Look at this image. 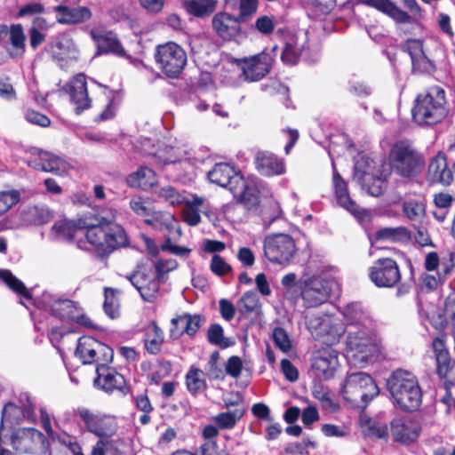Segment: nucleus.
Returning a JSON list of instances; mask_svg holds the SVG:
<instances>
[{
    "label": "nucleus",
    "instance_id": "nucleus-1",
    "mask_svg": "<svg viewBox=\"0 0 455 455\" xmlns=\"http://www.w3.org/2000/svg\"><path fill=\"white\" fill-rule=\"evenodd\" d=\"M81 227L85 230V240L78 239L77 247L90 251L93 250L100 256H108L115 250L126 246L128 238L122 226H104L89 220H81Z\"/></svg>",
    "mask_w": 455,
    "mask_h": 455
},
{
    "label": "nucleus",
    "instance_id": "nucleus-2",
    "mask_svg": "<svg viewBox=\"0 0 455 455\" xmlns=\"http://www.w3.org/2000/svg\"><path fill=\"white\" fill-rule=\"evenodd\" d=\"M212 183L228 188L234 197L246 207L258 204V190L252 180H246L228 164L219 163L208 172Z\"/></svg>",
    "mask_w": 455,
    "mask_h": 455
},
{
    "label": "nucleus",
    "instance_id": "nucleus-3",
    "mask_svg": "<svg viewBox=\"0 0 455 455\" xmlns=\"http://www.w3.org/2000/svg\"><path fill=\"white\" fill-rule=\"evenodd\" d=\"M380 348L376 327L347 331L345 355L349 364L363 367L379 355Z\"/></svg>",
    "mask_w": 455,
    "mask_h": 455
},
{
    "label": "nucleus",
    "instance_id": "nucleus-4",
    "mask_svg": "<svg viewBox=\"0 0 455 455\" xmlns=\"http://www.w3.org/2000/svg\"><path fill=\"white\" fill-rule=\"evenodd\" d=\"M387 387L396 406L404 411H414L422 402V390L416 375L398 369L387 380Z\"/></svg>",
    "mask_w": 455,
    "mask_h": 455
},
{
    "label": "nucleus",
    "instance_id": "nucleus-5",
    "mask_svg": "<svg viewBox=\"0 0 455 455\" xmlns=\"http://www.w3.org/2000/svg\"><path fill=\"white\" fill-rule=\"evenodd\" d=\"M413 120L419 124H435L447 115L445 92L435 86L419 94L411 110Z\"/></svg>",
    "mask_w": 455,
    "mask_h": 455
},
{
    "label": "nucleus",
    "instance_id": "nucleus-6",
    "mask_svg": "<svg viewBox=\"0 0 455 455\" xmlns=\"http://www.w3.org/2000/svg\"><path fill=\"white\" fill-rule=\"evenodd\" d=\"M343 398L355 407H365L379 389L372 378L363 371L348 372L341 385Z\"/></svg>",
    "mask_w": 455,
    "mask_h": 455
},
{
    "label": "nucleus",
    "instance_id": "nucleus-7",
    "mask_svg": "<svg viewBox=\"0 0 455 455\" xmlns=\"http://www.w3.org/2000/svg\"><path fill=\"white\" fill-rule=\"evenodd\" d=\"M298 287L305 306L313 307L326 302L338 287V283L330 272H321L300 278Z\"/></svg>",
    "mask_w": 455,
    "mask_h": 455
},
{
    "label": "nucleus",
    "instance_id": "nucleus-8",
    "mask_svg": "<svg viewBox=\"0 0 455 455\" xmlns=\"http://www.w3.org/2000/svg\"><path fill=\"white\" fill-rule=\"evenodd\" d=\"M392 169L403 177H413L423 168L424 161L421 156L408 141L396 142L389 155Z\"/></svg>",
    "mask_w": 455,
    "mask_h": 455
},
{
    "label": "nucleus",
    "instance_id": "nucleus-9",
    "mask_svg": "<svg viewBox=\"0 0 455 455\" xmlns=\"http://www.w3.org/2000/svg\"><path fill=\"white\" fill-rule=\"evenodd\" d=\"M307 326L315 339L326 343H335L345 333L346 329L340 319L329 314H315L307 318Z\"/></svg>",
    "mask_w": 455,
    "mask_h": 455
},
{
    "label": "nucleus",
    "instance_id": "nucleus-10",
    "mask_svg": "<svg viewBox=\"0 0 455 455\" xmlns=\"http://www.w3.org/2000/svg\"><path fill=\"white\" fill-rule=\"evenodd\" d=\"M155 59L159 68L172 78L179 76L187 63L186 52L173 42L158 45Z\"/></svg>",
    "mask_w": 455,
    "mask_h": 455
},
{
    "label": "nucleus",
    "instance_id": "nucleus-11",
    "mask_svg": "<svg viewBox=\"0 0 455 455\" xmlns=\"http://www.w3.org/2000/svg\"><path fill=\"white\" fill-rule=\"evenodd\" d=\"M75 355L84 364L96 363L109 365L112 363L114 352L108 345L91 336H83L77 341Z\"/></svg>",
    "mask_w": 455,
    "mask_h": 455
},
{
    "label": "nucleus",
    "instance_id": "nucleus-12",
    "mask_svg": "<svg viewBox=\"0 0 455 455\" xmlns=\"http://www.w3.org/2000/svg\"><path fill=\"white\" fill-rule=\"evenodd\" d=\"M264 254L271 262L286 266L297 253L295 241L286 234L268 235L264 240Z\"/></svg>",
    "mask_w": 455,
    "mask_h": 455
},
{
    "label": "nucleus",
    "instance_id": "nucleus-13",
    "mask_svg": "<svg viewBox=\"0 0 455 455\" xmlns=\"http://www.w3.org/2000/svg\"><path fill=\"white\" fill-rule=\"evenodd\" d=\"M76 415L89 433L100 439L111 438L118 430L117 420L111 415L93 412L84 407L77 408Z\"/></svg>",
    "mask_w": 455,
    "mask_h": 455
},
{
    "label": "nucleus",
    "instance_id": "nucleus-14",
    "mask_svg": "<svg viewBox=\"0 0 455 455\" xmlns=\"http://www.w3.org/2000/svg\"><path fill=\"white\" fill-rule=\"evenodd\" d=\"M277 51V47L274 46L271 52L263 51L262 52L237 60V65L242 71V76L247 82H256L262 79L269 72L274 60L272 54Z\"/></svg>",
    "mask_w": 455,
    "mask_h": 455
},
{
    "label": "nucleus",
    "instance_id": "nucleus-15",
    "mask_svg": "<svg viewBox=\"0 0 455 455\" xmlns=\"http://www.w3.org/2000/svg\"><path fill=\"white\" fill-rule=\"evenodd\" d=\"M374 162L366 156H362L355 164L354 177L362 184L363 189L372 196H380L386 189V182L377 177L373 171Z\"/></svg>",
    "mask_w": 455,
    "mask_h": 455
},
{
    "label": "nucleus",
    "instance_id": "nucleus-16",
    "mask_svg": "<svg viewBox=\"0 0 455 455\" xmlns=\"http://www.w3.org/2000/svg\"><path fill=\"white\" fill-rule=\"evenodd\" d=\"M371 281L378 287H394L401 279L397 263L390 258H381L369 268Z\"/></svg>",
    "mask_w": 455,
    "mask_h": 455
},
{
    "label": "nucleus",
    "instance_id": "nucleus-17",
    "mask_svg": "<svg viewBox=\"0 0 455 455\" xmlns=\"http://www.w3.org/2000/svg\"><path fill=\"white\" fill-rule=\"evenodd\" d=\"M130 207L140 216H151L145 220L148 225L161 231H171L175 228L176 220L169 212H153L148 203L140 196L132 197L130 201Z\"/></svg>",
    "mask_w": 455,
    "mask_h": 455
},
{
    "label": "nucleus",
    "instance_id": "nucleus-18",
    "mask_svg": "<svg viewBox=\"0 0 455 455\" xmlns=\"http://www.w3.org/2000/svg\"><path fill=\"white\" fill-rule=\"evenodd\" d=\"M333 148H330L329 156L331 158L332 188L337 203L340 207L344 208L351 214L361 218L364 213V210L358 206L357 204L350 197L347 189V184L336 169V165L333 160Z\"/></svg>",
    "mask_w": 455,
    "mask_h": 455
},
{
    "label": "nucleus",
    "instance_id": "nucleus-19",
    "mask_svg": "<svg viewBox=\"0 0 455 455\" xmlns=\"http://www.w3.org/2000/svg\"><path fill=\"white\" fill-rule=\"evenodd\" d=\"M338 367V353L331 347L316 351L311 360L312 374L320 380L333 378Z\"/></svg>",
    "mask_w": 455,
    "mask_h": 455
},
{
    "label": "nucleus",
    "instance_id": "nucleus-20",
    "mask_svg": "<svg viewBox=\"0 0 455 455\" xmlns=\"http://www.w3.org/2000/svg\"><path fill=\"white\" fill-rule=\"evenodd\" d=\"M49 52L61 68L76 61L79 53L76 43L68 34L56 36L49 46Z\"/></svg>",
    "mask_w": 455,
    "mask_h": 455
},
{
    "label": "nucleus",
    "instance_id": "nucleus-21",
    "mask_svg": "<svg viewBox=\"0 0 455 455\" xmlns=\"http://www.w3.org/2000/svg\"><path fill=\"white\" fill-rule=\"evenodd\" d=\"M36 306L45 311H49L52 315L61 319L71 321L76 317L77 307L70 299H61L50 292H44L40 299L36 302Z\"/></svg>",
    "mask_w": 455,
    "mask_h": 455
},
{
    "label": "nucleus",
    "instance_id": "nucleus-22",
    "mask_svg": "<svg viewBox=\"0 0 455 455\" xmlns=\"http://www.w3.org/2000/svg\"><path fill=\"white\" fill-rule=\"evenodd\" d=\"M31 155L28 164L35 170L63 175L68 169V164L64 159L51 152L34 148Z\"/></svg>",
    "mask_w": 455,
    "mask_h": 455
},
{
    "label": "nucleus",
    "instance_id": "nucleus-23",
    "mask_svg": "<svg viewBox=\"0 0 455 455\" xmlns=\"http://www.w3.org/2000/svg\"><path fill=\"white\" fill-rule=\"evenodd\" d=\"M205 321V317L200 314L183 313L177 315L171 320L170 337L173 339L184 334L194 337Z\"/></svg>",
    "mask_w": 455,
    "mask_h": 455
},
{
    "label": "nucleus",
    "instance_id": "nucleus-24",
    "mask_svg": "<svg viewBox=\"0 0 455 455\" xmlns=\"http://www.w3.org/2000/svg\"><path fill=\"white\" fill-rule=\"evenodd\" d=\"M90 36L97 47L98 54L112 53L120 57L125 55V51L116 35L105 27L92 28Z\"/></svg>",
    "mask_w": 455,
    "mask_h": 455
},
{
    "label": "nucleus",
    "instance_id": "nucleus-25",
    "mask_svg": "<svg viewBox=\"0 0 455 455\" xmlns=\"http://www.w3.org/2000/svg\"><path fill=\"white\" fill-rule=\"evenodd\" d=\"M130 282L145 301L153 302L157 298L160 283L163 280L158 278L152 270H148L136 272L130 277Z\"/></svg>",
    "mask_w": 455,
    "mask_h": 455
},
{
    "label": "nucleus",
    "instance_id": "nucleus-26",
    "mask_svg": "<svg viewBox=\"0 0 455 455\" xmlns=\"http://www.w3.org/2000/svg\"><path fill=\"white\" fill-rule=\"evenodd\" d=\"M45 437L35 428H22L16 431L11 438L12 447L20 452H35L40 449Z\"/></svg>",
    "mask_w": 455,
    "mask_h": 455
},
{
    "label": "nucleus",
    "instance_id": "nucleus-27",
    "mask_svg": "<svg viewBox=\"0 0 455 455\" xmlns=\"http://www.w3.org/2000/svg\"><path fill=\"white\" fill-rule=\"evenodd\" d=\"M391 433L395 442L408 444L418 439L420 425L411 417L396 418L391 422Z\"/></svg>",
    "mask_w": 455,
    "mask_h": 455
},
{
    "label": "nucleus",
    "instance_id": "nucleus-28",
    "mask_svg": "<svg viewBox=\"0 0 455 455\" xmlns=\"http://www.w3.org/2000/svg\"><path fill=\"white\" fill-rule=\"evenodd\" d=\"M403 50L410 55L414 71L419 73H431L434 71L435 66L426 52L422 40H407L403 45Z\"/></svg>",
    "mask_w": 455,
    "mask_h": 455
},
{
    "label": "nucleus",
    "instance_id": "nucleus-29",
    "mask_svg": "<svg viewBox=\"0 0 455 455\" xmlns=\"http://www.w3.org/2000/svg\"><path fill=\"white\" fill-rule=\"evenodd\" d=\"M240 22L237 17H234L227 12L216 13L212 20V28L219 36L223 40L235 39L241 31Z\"/></svg>",
    "mask_w": 455,
    "mask_h": 455
},
{
    "label": "nucleus",
    "instance_id": "nucleus-30",
    "mask_svg": "<svg viewBox=\"0 0 455 455\" xmlns=\"http://www.w3.org/2000/svg\"><path fill=\"white\" fill-rule=\"evenodd\" d=\"M437 373L441 378L455 383V361H451L443 339L436 338L433 341Z\"/></svg>",
    "mask_w": 455,
    "mask_h": 455
},
{
    "label": "nucleus",
    "instance_id": "nucleus-31",
    "mask_svg": "<svg viewBox=\"0 0 455 455\" xmlns=\"http://www.w3.org/2000/svg\"><path fill=\"white\" fill-rule=\"evenodd\" d=\"M66 91L69 93L72 102L76 107V111L80 112L91 107V100L88 97L86 79L84 74L76 75L66 85Z\"/></svg>",
    "mask_w": 455,
    "mask_h": 455
},
{
    "label": "nucleus",
    "instance_id": "nucleus-32",
    "mask_svg": "<svg viewBox=\"0 0 455 455\" xmlns=\"http://www.w3.org/2000/svg\"><path fill=\"white\" fill-rule=\"evenodd\" d=\"M343 315L348 325V330L376 327L372 318L359 303L347 305L344 308Z\"/></svg>",
    "mask_w": 455,
    "mask_h": 455
},
{
    "label": "nucleus",
    "instance_id": "nucleus-33",
    "mask_svg": "<svg viewBox=\"0 0 455 455\" xmlns=\"http://www.w3.org/2000/svg\"><path fill=\"white\" fill-rule=\"evenodd\" d=\"M209 215V204L204 197L193 196L183 204V220L189 226H196L201 221L200 214Z\"/></svg>",
    "mask_w": 455,
    "mask_h": 455
},
{
    "label": "nucleus",
    "instance_id": "nucleus-34",
    "mask_svg": "<svg viewBox=\"0 0 455 455\" xmlns=\"http://www.w3.org/2000/svg\"><path fill=\"white\" fill-rule=\"evenodd\" d=\"M96 373L94 384L106 392L121 389L125 383L123 375L109 368L108 365L96 366Z\"/></svg>",
    "mask_w": 455,
    "mask_h": 455
},
{
    "label": "nucleus",
    "instance_id": "nucleus-35",
    "mask_svg": "<svg viewBox=\"0 0 455 455\" xmlns=\"http://www.w3.org/2000/svg\"><path fill=\"white\" fill-rule=\"evenodd\" d=\"M56 19L60 24H79L92 18V12L86 6L58 5L55 7Z\"/></svg>",
    "mask_w": 455,
    "mask_h": 455
},
{
    "label": "nucleus",
    "instance_id": "nucleus-36",
    "mask_svg": "<svg viewBox=\"0 0 455 455\" xmlns=\"http://www.w3.org/2000/svg\"><path fill=\"white\" fill-rule=\"evenodd\" d=\"M255 165L258 172L267 177L281 175L285 172L283 161L268 152H259L255 157Z\"/></svg>",
    "mask_w": 455,
    "mask_h": 455
},
{
    "label": "nucleus",
    "instance_id": "nucleus-37",
    "mask_svg": "<svg viewBox=\"0 0 455 455\" xmlns=\"http://www.w3.org/2000/svg\"><path fill=\"white\" fill-rule=\"evenodd\" d=\"M359 3L374 8L377 11L386 14L399 23L411 22V16L404 11L401 10L391 0H357Z\"/></svg>",
    "mask_w": 455,
    "mask_h": 455
},
{
    "label": "nucleus",
    "instance_id": "nucleus-38",
    "mask_svg": "<svg viewBox=\"0 0 455 455\" xmlns=\"http://www.w3.org/2000/svg\"><path fill=\"white\" fill-rule=\"evenodd\" d=\"M428 177L433 182L443 185H450L453 180V174L449 169L446 157L443 153H438L430 162L428 166Z\"/></svg>",
    "mask_w": 455,
    "mask_h": 455
},
{
    "label": "nucleus",
    "instance_id": "nucleus-39",
    "mask_svg": "<svg viewBox=\"0 0 455 455\" xmlns=\"http://www.w3.org/2000/svg\"><path fill=\"white\" fill-rule=\"evenodd\" d=\"M26 399L27 403L22 406L13 403H6L2 411V423L19 424L23 419L31 417L34 412V404L28 396Z\"/></svg>",
    "mask_w": 455,
    "mask_h": 455
},
{
    "label": "nucleus",
    "instance_id": "nucleus-40",
    "mask_svg": "<svg viewBox=\"0 0 455 455\" xmlns=\"http://www.w3.org/2000/svg\"><path fill=\"white\" fill-rule=\"evenodd\" d=\"M239 314L244 317L257 318L262 315V305L255 291H250L243 293L236 304Z\"/></svg>",
    "mask_w": 455,
    "mask_h": 455
},
{
    "label": "nucleus",
    "instance_id": "nucleus-41",
    "mask_svg": "<svg viewBox=\"0 0 455 455\" xmlns=\"http://www.w3.org/2000/svg\"><path fill=\"white\" fill-rule=\"evenodd\" d=\"M81 220H85V218H81L77 220H60L52 227V233L58 239L70 241L76 237L78 232L84 230L80 225Z\"/></svg>",
    "mask_w": 455,
    "mask_h": 455
},
{
    "label": "nucleus",
    "instance_id": "nucleus-42",
    "mask_svg": "<svg viewBox=\"0 0 455 455\" xmlns=\"http://www.w3.org/2000/svg\"><path fill=\"white\" fill-rule=\"evenodd\" d=\"M7 36L12 45V48L9 50L11 57L17 58L22 56L26 49V36L23 27L20 24L6 26Z\"/></svg>",
    "mask_w": 455,
    "mask_h": 455
},
{
    "label": "nucleus",
    "instance_id": "nucleus-43",
    "mask_svg": "<svg viewBox=\"0 0 455 455\" xmlns=\"http://www.w3.org/2000/svg\"><path fill=\"white\" fill-rule=\"evenodd\" d=\"M126 183L131 188L148 189L156 184V176L152 169L140 167L126 178Z\"/></svg>",
    "mask_w": 455,
    "mask_h": 455
},
{
    "label": "nucleus",
    "instance_id": "nucleus-44",
    "mask_svg": "<svg viewBox=\"0 0 455 455\" xmlns=\"http://www.w3.org/2000/svg\"><path fill=\"white\" fill-rule=\"evenodd\" d=\"M217 4V0H184L183 7L189 14L204 18L214 12Z\"/></svg>",
    "mask_w": 455,
    "mask_h": 455
},
{
    "label": "nucleus",
    "instance_id": "nucleus-45",
    "mask_svg": "<svg viewBox=\"0 0 455 455\" xmlns=\"http://www.w3.org/2000/svg\"><path fill=\"white\" fill-rule=\"evenodd\" d=\"M304 51V40L298 37H291L285 43L283 49L281 59L286 65H295L298 63Z\"/></svg>",
    "mask_w": 455,
    "mask_h": 455
},
{
    "label": "nucleus",
    "instance_id": "nucleus-46",
    "mask_svg": "<svg viewBox=\"0 0 455 455\" xmlns=\"http://www.w3.org/2000/svg\"><path fill=\"white\" fill-rule=\"evenodd\" d=\"M186 385L188 390L193 395L204 391L207 387L205 373L202 370L192 366L186 375Z\"/></svg>",
    "mask_w": 455,
    "mask_h": 455
},
{
    "label": "nucleus",
    "instance_id": "nucleus-47",
    "mask_svg": "<svg viewBox=\"0 0 455 455\" xmlns=\"http://www.w3.org/2000/svg\"><path fill=\"white\" fill-rule=\"evenodd\" d=\"M244 414V409L237 406L234 410L221 412L213 418L214 422L220 429H231Z\"/></svg>",
    "mask_w": 455,
    "mask_h": 455
},
{
    "label": "nucleus",
    "instance_id": "nucleus-48",
    "mask_svg": "<svg viewBox=\"0 0 455 455\" xmlns=\"http://www.w3.org/2000/svg\"><path fill=\"white\" fill-rule=\"evenodd\" d=\"M51 211L44 206H30L23 212V219L32 225H44L52 219Z\"/></svg>",
    "mask_w": 455,
    "mask_h": 455
},
{
    "label": "nucleus",
    "instance_id": "nucleus-49",
    "mask_svg": "<svg viewBox=\"0 0 455 455\" xmlns=\"http://www.w3.org/2000/svg\"><path fill=\"white\" fill-rule=\"evenodd\" d=\"M0 281L5 283L12 291L20 295L23 299H31L29 291L20 279L12 275L10 270H0Z\"/></svg>",
    "mask_w": 455,
    "mask_h": 455
},
{
    "label": "nucleus",
    "instance_id": "nucleus-50",
    "mask_svg": "<svg viewBox=\"0 0 455 455\" xmlns=\"http://www.w3.org/2000/svg\"><path fill=\"white\" fill-rule=\"evenodd\" d=\"M163 342L164 331L156 323H153L148 331L145 339L147 351L153 355L157 354L161 349Z\"/></svg>",
    "mask_w": 455,
    "mask_h": 455
},
{
    "label": "nucleus",
    "instance_id": "nucleus-51",
    "mask_svg": "<svg viewBox=\"0 0 455 455\" xmlns=\"http://www.w3.org/2000/svg\"><path fill=\"white\" fill-rule=\"evenodd\" d=\"M312 395L321 403L323 410L334 412L338 409V404L331 397L330 391L326 386L321 383H315L312 387Z\"/></svg>",
    "mask_w": 455,
    "mask_h": 455
},
{
    "label": "nucleus",
    "instance_id": "nucleus-52",
    "mask_svg": "<svg viewBox=\"0 0 455 455\" xmlns=\"http://www.w3.org/2000/svg\"><path fill=\"white\" fill-rule=\"evenodd\" d=\"M182 157L180 159L177 165H173V170L177 172V177L181 179L183 177H191L196 173V161L193 157L192 153L188 150V153H182Z\"/></svg>",
    "mask_w": 455,
    "mask_h": 455
},
{
    "label": "nucleus",
    "instance_id": "nucleus-53",
    "mask_svg": "<svg viewBox=\"0 0 455 455\" xmlns=\"http://www.w3.org/2000/svg\"><path fill=\"white\" fill-rule=\"evenodd\" d=\"M361 422L368 435L384 439L387 437L388 428L385 422L363 418L361 419Z\"/></svg>",
    "mask_w": 455,
    "mask_h": 455
},
{
    "label": "nucleus",
    "instance_id": "nucleus-54",
    "mask_svg": "<svg viewBox=\"0 0 455 455\" xmlns=\"http://www.w3.org/2000/svg\"><path fill=\"white\" fill-rule=\"evenodd\" d=\"M188 150L180 147H170L165 150L159 151L157 158L164 165H177L180 159L182 157V153H188Z\"/></svg>",
    "mask_w": 455,
    "mask_h": 455
},
{
    "label": "nucleus",
    "instance_id": "nucleus-55",
    "mask_svg": "<svg viewBox=\"0 0 455 455\" xmlns=\"http://www.w3.org/2000/svg\"><path fill=\"white\" fill-rule=\"evenodd\" d=\"M207 337L211 344L219 346L221 348H227L233 344L230 339L224 337L223 328L218 323L210 326Z\"/></svg>",
    "mask_w": 455,
    "mask_h": 455
},
{
    "label": "nucleus",
    "instance_id": "nucleus-56",
    "mask_svg": "<svg viewBox=\"0 0 455 455\" xmlns=\"http://www.w3.org/2000/svg\"><path fill=\"white\" fill-rule=\"evenodd\" d=\"M403 214L410 220H419L425 213V205L422 202L411 199L403 204Z\"/></svg>",
    "mask_w": 455,
    "mask_h": 455
},
{
    "label": "nucleus",
    "instance_id": "nucleus-57",
    "mask_svg": "<svg viewBox=\"0 0 455 455\" xmlns=\"http://www.w3.org/2000/svg\"><path fill=\"white\" fill-rule=\"evenodd\" d=\"M276 25L277 20L275 17L272 15H261L255 20L254 27L259 33L264 36H269L274 32Z\"/></svg>",
    "mask_w": 455,
    "mask_h": 455
},
{
    "label": "nucleus",
    "instance_id": "nucleus-58",
    "mask_svg": "<svg viewBox=\"0 0 455 455\" xmlns=\"http://www.w3.org/2000/svg\"><path fill=\"white\" fill-rule=\"evenodd\" d=\"M104 311L112 319L119 315V303L113 289L105 290Z\"/></svg>",
    "mask_w": 455,
    "mask_h": 455
},
{
    "label": "nucleus",
    "instance_id": "nucleus-59",
    "mask_svg": "<svg viewBox=\"0 0 455 455\" xmlns=\"http://www.w3.org/2000/svg\"><path fill=\"white\" fill-rule=\"evenodd\" d=\"M272 338L275 345L283 353H287L291 350L292 343L291 339L284 329L281 327H275L273 330Z\"/></svg>",
    "mask_w": 455,
    "mask_h": 455
},
{
    "label": "nucleus",
    "instance_id": "nucleus-60",
    "mask_svg": "<svg viewBox=\"0 0 455 455\" xmlns=\"http://www.w3.org/2000/svg\"><path fill=\"white\" fill-rule=\"evenodd\" d=\"M20 195L17 190L0 192V215L19 203Z\"/></svg>",
    "mask_w": 455,
    "mask_h": 455
},
{
    "label": "nucleus",
    "instance_id": "nucleus-61",
    "mask_svg": "<svg viewBox=\"0 0 455 455\" xmlns=\"http://www.w3.org/2000/svg\"><path fill=\"white\" fill-rule=\"evenodd\" d=\"M159 196L167 201L170 204L181 205L187 200L182 195H180L175 188L172 187H164L159 191Z\"/></svg>",
    "mask_w": 455,
    "mask_h": 455
},
{
    "label": "nucleus",
    "instance_id": "nucleus-62",
    "mask_svg": "<svg viewBox=\"0 0 455 455\" xmlns=\"http://www.w3.org/2000/svg\"><path fill=\"white\" fill-rule=\"evenodd\" d=\"M405 235V229L403 228H386L379 230L375 234V242L379 240H387V241H397L401 236Z\"/></svg>",
    "mask_w": 455,
    "mask_h": 455
},
{
    "label": "nucleus",
    "instance_id": "nucleus-63",
    "mask_svg": "<svg viewBox=\"0 0 455 455\" xmlns=\"http://www.w3.org/2000/svg\"><path fill=\"white\" fill-rule=\"evenodd\" d=\"M178 264L175 259H159L154 265V269H151L155 275L161 278L163 281L164 275L170 271L174 270Z\"/></svg>",
    "mask_w": 455,
    "mask_h": 455
},
{
    "label": "nucleus",
    "instance_id": "nucleus-64",
    "mask_svg": "<svg viewBox=\"0 0 455 455\" xmlns=\"http://www.w3.org/2000/svg\"><path fill=\"white\" fill-rule=\"evenodd\" d=\"M258 0H240V13L237 17L242 22L248 20L257 11Z\"/></svg>",
    "mask_w": 455,
    "mask_h": 455
}]
</instances>
